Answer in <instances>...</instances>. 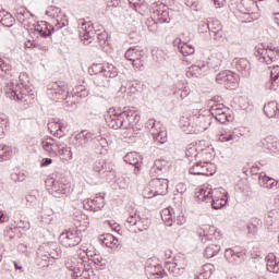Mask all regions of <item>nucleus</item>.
I'll return each mask as SVG.
<instances>
[{"label":"nucleus","mask_w":279,"mask_h":279,"mask_svg":"<svg viewBox=\"0 0 279 279\" xmlns=\"http://www.w3.org/2000/svg\"><path fill=\"white\" fill-rule=\"evenodd\" d=\"M23 77H25V74H20L21 84L14 81L7 83L5 95L9 99H13V101L24 106V108H29L36 100V92L34 86L23 82Z\"/></svg>","instance_id":"f257e3e1"},{"label":"nucleus","mask_w":279,"mask_h":279,"mask_svg":"<svg viewBox=\"0 0 279 279\" xmlns=\"http://www.w3.org/2000/svg\"><path fill=\"white\" fill-rule=\"evenodd\" d=\"M210 123H213V116H210V111L206 110L195 111L193 116L180 120L181 129L185 134L206 132L210 128Z\"/></svg>","instance_id":"f03ea898"},{"label":"nucleus","mask_w":279,"mask_h":279,"mask_svg":"<svg viewBox=\"0 0 279 279\" xmlns=\"http://www.w3.org/2000/svg\"><path fill=\"white\" fill-rule=\"evenodd\" d=\"M196 197L199 202L210 204L214 210H219L228 204V198L221 195L218 190H213L207 186L199 187L196 192Z\"/></svg>","instance_id":"7ed1b4c3"},{"label":"nucleus","mask_w":279,"mask_h":279,"mask_svg":"<svg viewBox=\"0 0 279 279\" xmlns=\"http://www.w3.org/2000/svg\"><path fill=\"white\" fill-rule=\"evenodd\" d=\"M47 95L52 101H64L65 108H75V102L71 101V96H69V85L64 82H53L47 86Z\"/></svg>","instance_id":"20e7f679"},{"label":"nucleus","mask_w":279,"mask_h":279,"mask_svg":"<svg viewBox=\"0 0 279 279\" xmlns=\"http://www.w3.org/2000/svg\"><path fill=\"white\" fill-rule=\"evenodd\" d=\"M213 154H215L213 147L208 146L206 148H198L195 144H190L185 150V157L187 160H201L205 163H210V160H213Z\"/></svg>","instance_id":"39448f33"},{"label":"nucleus","mask_w":279,"mask_h":279,"mask_svg":"<svg viewBox=\"0 0 279 279\" xmlns=\"http://www.w3.org/2000/svg\"><path fill=\"white\" fill-rule=\"evenodd\" d=\"M124 58L129 60V62H132L135 71L145 70V60H147V54H145V50L140 46L129 48L125 51Z\"/></svg>","instance_id":"423d86ee"},{"label":"nucleus","mask_w":279,"mask_h":279,"mask_svg":"<svg viewBox=\"0 0 279 279\" xmlns=\"http://www.w3.org/2000/svg\"><path fill=\"white\" fill-rule=\"evenodd\" d=\"M81 38L84 40H90V38H97L99 45H105L108 41V33L106 31L100 32L95 29V26L90 22H84L81 26Z\"/></svg>","instance_id":"0eeeda50"},{"label":"nucleus","mask_w":279,"mask_h":279,"mask_svg":"<svg viewBox=\"0 0 279 279\" xmlns=\"http://www.w3.org/2000/svg\"><path fill=\"white\" fill-rule=\"evenodd\" d=\"M146 128L149 130L155 143H159L160 145H165V143H167V129L162 123L156 122L155 119H149L146 122Z\"/></svg>","instance_id":"6e6552de"},{"label":"nucleus","mask_w":279,"mask_h":279,"mask_svg":"<svg viewBox=\"0 0 279 279\" xmlns=\"http://www.w3.org/2000/svg\"><path fill=\"white\" fill-rule=\"evenodd\" d=\"M149 219L145 217H141L138 210L131 209L129 211V216L125 220L124 226L126 228H132L133 226L138 230V232H145V230L149 229Z\"/></svg>","instance_id":"1a4fd4ad"},{"label":"nucleus","mask_w":279,"mask_h":279,"mask_svg":"<svg viewBox=\"0 0 279 279\" xmlns=\"http://www.w3.org/2000/svg\"><path fill=\"white\" fill-rule=\"evenodd\" d=\"M276 47L274 46H265V44H259L255 47V56L258 58V62L262 64H266L267 66H271L274 62H276Z\"/></svg>","instance_id":"9d476101"},{"label":"nucleus","mask_w":279,"mask_h":279,"mask_svg":"<svg viewBox=\"0 0 279 279\" xmlns=\"http://www.w3.org/2000/svg\"><path fill=\"white\" fill-rule=\"evenodd\" d=\"M59 243L63 247H75L82 243V231L77 229H69L59 235Z\"/></svg>","instance_id":"9b49d317"},{"label":"nucleus","mask_w":279,"mask_h":279,"mask_svg":"<svg viewBox=\"0 0 279 279\" xmlns=\"http://www.w3.org/2000/svg\"><path fill=\"white\" fill-rule=\"evenodd\" d=\"M190 162V168L189 172L192 175H214L215 174V165L213 163H206L204 161H201L199 159L197 160H189Z\"/></svg>","instance_id":"f8f14e48"},{"label":"nucleus","mask_w":279,"mask_h":279,"mask_svg":"<svg viewBox=\"0 0 279 279\" xmlns=\"http://www.w3.org/2000/svg\"><path fill=\"white\" fill-rule=\"evenodd\" d=\"M217 84H222L228 90H234L238 86L239 75L230 70H225L216 75Z\"/></svg>","instance_id":"ddd939ff"},{"label":"nucleus","mask_w":279,"mask_h":279,"mask_svg":"<svg viewBox=\"0 0 279 279\" xmlns=\"http://www.w3.org/2000/svg\"><path fill=\"white\" fill-rule=\"evenodd\" d=\"M165 271H169L171 276L178 277L182 276L186 269V259L182 256H175L172 262L167 260L165 263Z\"/></svg>","instance_id":"4468645a"},{"label":"nucleus","mask_w":279,"mask_h":279,"mask_svg":"<svg viewBox=\"0 0 279 279\" xmlns=\"http://www.w3.org/2000/svg\"><path fill=\"white\" fill-rule=\"evenodd\" d=\"M65 267L69 269V271H72L71 276L74 279L86 278V274H88V271L84 270V266L81 264L76 256L68 257L65 260Z\"/></svg>","instance_id":"2eb2a0df"},{"label":"nucleus","mask_w":279,"mask_h":279,"mask_svg":"<svg viewBox=\"0 0 279 279\" xmlns=\"http://www.w3.org/2000/svg\"><path fill=\"white\" fill-rule=\"evenodd\" d=\"M95 141V134L92 132L82 131L76 134L73 145L76 151H83V149H88L90 143Z\"/></svg>","instance_id":"dca6fc26"},{"label":"nucleus","mask_w":279,"mask_h":279,"mask_svg":"<svg viewBox=\"0 0 279 279\" xmlns=\"http://www.w3.org/2000/svg\"><path fill=\"white\" fill-rule=\"evenodd\" d=\"M246 254H247V251L245 248L235 246L233 248H227L225 251V258L231 265H241V263L245 260Z\"/></svg>","instance_id":"f3484780"},{"label":"nucleus","mask_w":279,"mask_h":279,"mask_svg":"<svg viewBox=\"0 0 279 279\" xmlns=\"http://www.w3.org/2000/svg\"><path fill=\"white\" fill-rule=\"evenodd\" d=\"M153 19H156L158 23H171V15L169 14V8L163 3H154L151 7Z\"/></svg>","instance_id":"a211bd4d"},{"label":"nucleus","mask_w":279,"mask_h":279,"mask_svg":"<svg viewBox=\"0 0 279 279\" xmlns=\"http://www.w3.org/2000/svg\"><path fill=\"white\" fill-rule=\"evenodd\" d=\"M140 121L141 114H138L136 111H122V130H134V126L138 125Z\"/></svg>","instance_id":"6ab92c4d"},{"label":"nucleus","mask_w":279,"mask_h":279,"mask_svg":"<svg viewBox=\"0 0 279 279\" xmlns=\"http://www.w3.org/2000/svg\"><path fill=\"white\" fill-rule=\"evenodd\" d=\"M153 195H167L169 193V180L155 178L149 182Z\"/></svg>","instance_id":"aec40b11"},{"label":"nucleus","mask_w":279,"mask_h":279,"mask_svg":"<svg viewBox=\"0 0 279 279\" xmlns=\"http://www.w3.org/2000/svg\"><path fill=\"white\" fill-rule=\"evenodd\" d=\"M105 121L108 128L111 130H120L123 129V113L117 110H109V113L106 116Z\"/></svg>","instance_id":"412c9836"},{"label":"nucleus","mask_w":279,"mask_h":279,"mask_svg":"<svg viewBox=\"0 0 279 279\" xmlns=\"http://www.w3.org/2000/svg\"><path fill=\"white\" fill-rule=\"evenodd\" d=\"M104 206H106V201L101 194H97L94 198L83 202L84 209L92 210V213H98Z\"/></svg>","instance_id":"4be33fe9"},{"label":"nucleus","mask_w":279,"mask_h":279,"mask_svg":"<svg viewBox=\"0 0 279 279\" xmlns=\"http://www.w3.org/2000/svg\"><path fill=\"white\" fill-rule=\"evenodd\" d=\"M206 29H209L211 38L216 43H223V31L219 21H213L210 24H205Z\"/></svg>","instance_id":"5701e85b"},{"label":"nucleus","mask_w":279,"mask_h":279,"mask_svg":"<svg viewBox=\"0 0 279 279\" xmlns=\"http://www.w3.org/2000/svg\"><path fill=\"white\" fill-rule=\"evenodd\" d=\"M208 73V64L201 63L197 65H192L187 69L185 75L186 77H204Z\"/></svg>","instance_id":"b1692460"},{"label":"nucleus","mask_w":279,"mask_h":279,"mask_svg":"<svg viewBox=\"0 0 279 279\" xmlns=\"http://www.w3.org/2000/svg\"><path fill=\"white\" fill-rule=\"evenodd\" d=\"M219 143H239L241 136L236 130H223L218 137Z\"/></svg>","instance_id":"393cba45"},{"label":"nucleus","mask_w":279,"mask_h":279,"mask_svg":"<svg viewBox=\"0 0 279 279\" xmlns=\"http://www.w3.org/2000/svg\"><path fill=\"white\" fill-rule=\"evenodd\" d=\"M43 149L49 154V156H58V149H60V142L48 137L41 142Z\"/></svg>","instance_id":"a878e982"},{"label":"nucleus","mask_w":279,"mask_h":279,"mask_svg":"<svg viewBox=\"0 0 279 279\" xmlns=\"http://www.w3.org/2000/svg\"><path fill=\"white\" fill-rule=\"evenodd\" d=\"M258 180H259V185L263 189H269L270 191H277V189L279 187V182L276 179L265 174V172L259 173Z\"/></svg>","instance_id":"bb28decb"},{"label":"nucleus","mask_w":279,"mask_h":279,"mask_svg":"<svg viewBox=\"0 0 279 279\" xmlns=\"http://www.w3.org/2000/svg\"><path fill=\"white\" fill-rule=\"evenodd\" d=\"M71 186L62 183L60 180H53L51 185V195L53 197H60L61 195H68Z\"/></svg>","instance_id":"cd10ccee"},{"label":"nucleus","mask_w":279,"mask_h":279,"mask_svg":"<svg viewBox=\"0 0 279 279\" xmlns=\"http://www.w3.org/2000/svg\"><path fill=\"white\" fill-rule=\"evenodd\" d=\"M124 162L135 167L134 173H135V175H138V172L141 171V155H138V153H136V151L128 153L124 156Z\"/></svg>","instance_id":"c85d7f7f"},{"label":"nucleus","mask_w":279,"mask_h":279,"mask_svg":"<svg viewBox=\"0 0 279 279\" xmlns=\"http://www.w3.org/2000/svg\"><path fill=\"white\" fill-rule=\"evenodd\" d=\"M173 46L178 48V51L182 53L184 57L193 56L195 53V47L191 44L183 43L182 39H174Z\"/></svg>","instance_id":"c756f323"},{"label":"nucleus","mask_w":279,"mask_h":279,"mask_svg":"<svg viewBox=\"0 0 279 279\" xmlns=\"http://www.w3.org/2000/svg\"><path fill=\"white\" fill-rule=\"evenodd\" d=\"M145 272L146 275L149 276V278L154 279H160L167 276V272L165 271V268H162L161 265H148L145 267Z\"/></svg>","instance_id":"7c9ffc66"},{"label":"nucleus","mask_w":279,"mask_h":279,"mask_svg":"<svg viewBox=\"0 0 279 279\" xmlns=\"http://www.w3.org/2000/svg\"><path fill=\"white\" fill-rule=\"evenodd\" d=\"M213 243L208 244L205 248L204 256L205 258H215L219 252H221V244L219 240L211 241Z\"/></svg>","instance_id":"2f4dec72"},{"label":"nucleus","mask_w":279,"mask_h":279,"mask_svg":"<svg viewBox=\"0 0 279 279\" xmlns=\"http://www.w3.org/2000/svg\"><path fill=\"white\" fill-rule=\"evenodd\" d=\"M99 242L106 247H109L110 250H114V247H118L119 245V239L110 233H105L100 235Z\"/></svg>","instance_id":"473e14b6"},{"label":"nucleus","mask_w":279,"mask_h":279,"mask_svg":"<svg viewBox=\"0 0 279 279\" xmlns=\"http://www.w3.org/2000/svg\"><path fill=\"white\" fill-rule=\"evenodd\" d=\"M266 263L267 271L270 274H279V260L274 253H269L266 256Z\"/></svg>","instance_id":"72a5a7b5"},{"label":"nucleus","mask_w":279,"mask_h":279,"mask_svg":"<svg viewBox=\"0 0 279 279\" xmlns=\"http://www.w3.org/2000/svg\"><path fill=\"white\" fill-rule=\"evenodd\" d=\"M167 169H169V162L167 160L156 159L154 166L150 168V175H160Z\"/></svg>","instance_id":"f704fd0d"},{"label":"nucleus","mask_w":279,"mask_h":279,"mask_svg":"<svg viewBox=\"0 0 279 279\" xmlns=\"http://www.w3.org/2000/svg\"><path fill=\"white\" fill-rule=\"evenodd\" d=\"M129 5L130 8L135 10V12H138V14H142V16L145 15V13L149 8L147 5V2H145V0H129Z\"/></svg>","instance_id":"c9c22d12"},{"label":"nucleus","mask_w":279,"mask_h":279,"mask_svg":"<svg viewBox=\"0 0 279 279\" xmlns=\"http://www.w3.org/2000/svg\"><path fill=\"white\" fill-rule=\"evenodd\" d=\"M234 66H235L236 71H239V73H242L243 75L250 74L251 65H250V61H247V59H245V58L235 59Z\"/></svg>","instance_id":"e433bc0d"},{"label":"nucleus","mask_w":279,"mask_h":279,"mask_svg":"<svg viewBox=\"0 0 279 279\" xmlns=\"http://www.w3.org/2000/svg\"><path fill=\"white\" fill-rule=\"evenodd\" d=\"M262 143L269 151H279V141L277 137L269 135Z\"/></svg>","instance_id":"4c0bfd02"},{"label":"nucleus","mask_w":279,"mask_h":279,"mask_svg":"<svg viewBox=\"0 0 279 279\" xmlns=\"http://www.w3.org/2000/svg\"><path fill=\"white\" fill-rule=\"evenodd\" d=\"M51 31H53V26H51L47 22H41L40 24H37L35 26V32H37V34H40L43 38H49V36H51Z\"/></svg>","instance_id":"58836bf2"},{"label":"nucleus","mask_w":279,"mask_h":279,"mask_svg":"<svg viewBox=\"0 0 279 279\" xmlns=\"http://www.w3.org/2000/svg\"><path fill=\"white\" fill-rule=\"evenodd\" d=\"M278 110V102L276 101H270L264 106V114H266L268 119H274V117H277Z\"/></svg>","instance_id":"ea45409f"},{"label":"nucleus","mask_w":279,"mask_h":279,"mask_svg":"<svg viewBox=\"0 0 279 279\" xmlns=\"http://www.w3.org/2000/svg\"><path fill=\"white\" fill-rule=\"evenodd\" d=\"M215 274V265L205 264L203 265L201 272L196 276L195 279H210V276Z\"/></svg>","instance_id":"a19ab883"},{"label":"nucleus","mask_w":279,"mask_h":279,"mask_svg":"<svg viewBox=\"0 0 279 279\" xmlns=\"http://www.w3.org/2000/svg\"><path fill=\"white\" fill-rule=\"evenodd\" d=\"M62 160H71L73 158V153L71 147H68L66 144L60 143V147L57 150Z\"/></svg>","instance_id":"79ce46f5"},{"label":"nucleus","mask_w":279,"mask_h":279,"mask_svg":"<svg viewBox=\"0 0 279 279\" xmlns=\"http://www.w3.org/2000/svg\"><path fill=\"white\" fill-rule=\"evenodd\" d=\"M14 16L8 11L0 12V23L4 25V27H12L14 25Z\"/></svg>","instance_id":"37998d69"},{"label":"nucleus","mask_w":279,"mask_h":279,"mask_svg":"<svg viewBox=\"0 0 279 279\" xmlns=\"http://www.w3.org/2000/svg\"><path fill=\"white\" fill-rule=\"evenodd\" d=\"M173 95L177 96L179 99H186L187 95H191V88L186 85H177L173 90Z\"/></svg>","instance_id":"c03bdc74"},{"label":"nucleus","mask_w":279,"mask_h":279,"mask_svg":"<svg viewBox=\"0 0 279 279\" xmlns=\"http://www.w3.org/2000/svg\"><path fill=\"white\" fill-rule=\"evenodd\" d=\"M100 178L101 180H106V182H112V180L117 178V171H114L110 165H107L105 170L101 172Z\"/></svg>","instance_id":"a18cd8bd"},{"label":"nucleus","mask_w":279,"mask_h":279,"mask_svg":"<svg viewBox=\"0 0 279 279\" xmlns=\"http://www.w3.org/2000/svg\"><path fill=\"white\" fill-rule=\"evenodd\" d=\"M225 112H230V109H228L222 104L214 105L209 110L210 117H214L215 119H217L218 117H220V114H223Z\"/></svg>","instance_id":"49530a36"},{"label":"nucleus","mask_w":279,"mask_h":279,"mask_svg":"<svg viewBox=\"0 0 279 279\" xmlns=\"http://www.w3.org/2000/svg\"><path fill=\"white\" fill-rule=\"evenodd\" d=\"M0 75L1 77H12V65L0 58Z\"/></svg>","instance_id":"de8ad7c7"},{"label":"nucleus","mask_w":279,"mask_h":279,"mask_svg":"<svg viewBox=\"0 0 279 279\" xmlns=\"http://www.w3.org/2000/svg\"><path fill=\"white\" fill-rule=\"evenodd\" d=\"M12 158V147L5 144H0V162Z\"/></svg>","instance_id":"09e8293b"},{"label":"nucleus","mask_w":279,"mask_h":279,"mask_svg":"<svg viewBox=\"0 0 279 279\" xmlns=\"http://www.w3.org/2000/svg\"><path fill=\"white\" fill-rule=\"evenodd\" d=\"M29 16H32V19H34V14L32 12H29L27 9H20L17 10V15L16 19L20 23H22V25H27V19H29Z\"/></svg>","instance_id":"8fccbe9b"},{"label":"nucleus","mask_w":279,"mask_h":279,"mask_svg":"<svg viewBox=\"0 0 279 279\" xmlns=\"http://www.w3.org/2000/svg\"><path fill=\"white\" fill-rule=\"evenodd\" d=\"M208 232H215V227L210 225H203L198 230L197 234L201 236L202 243H206V236H208Z\"/></svg>","instance_id":"3c124183"},{"label":"nucleus","mask_w":279,"mask_h":279,"mask_svg":"<svg viewBox=\"0 0 279 279\" xmlns=\"http://www.w3.org/2000/svg\"><path fill=\"white\" fill-rule=\"evenodd\" d=\"M102 75H106L108 80L112 77H117L119 75V71L117 66L110 63H105Z\"/></svg>","instance_id":"603ef678"},{"label":"nucleus","mask_w":279,"mask_h":279,"mask_svg":"<svg viewBox=\"0 0 279 279\" xmlns=\"http://www.w3.org/2000/svg\"><path fill=\"white\" fill-rule=\"evenodd\" d=\"M94 84H96L99 88H108L110 86V78L104 74H99L95 76Z\"/></svg>","instance_id":"864d4df0"},{"label":"nucleus","mask_w":279,"mask_h":279,"mask_svg":"<svg viewBox=\"0 0 279 279\" xmlns=\"http://www.w3.org/2000/svg\"><path fill=\"white\" fill-rule=\"evenodd\" d=\"M75 257L84 266V269H86V263H88V253L86 250L78 248Z\"/></svg>","instance_id":"5fc2aeb1"},{"label":"nucleus","mask_w":279,"mask_h":279,"mask_svg":"<svg viewBox=\"0 0 279 279\" xmlns=\"http://www.w3.org/2000/svg\"><path fill=\"white\" fill-rule=\"evenodd\" d=\"M106 167H108V163H106V161L97 160L93 163V171L98 173V175L100 177L101 173H104V171L106 170Z\"/></svg>","instance_id":"6e6d98bb"},{"label":"nucleus","mask_w":279,"mask_h":279,"mask_svg":"<svg viewBox=\"0 0 279 279\" xmlns=\"http://www.w3.org/2000/svg\"><path fill=\"white\" fill-rule=\"evenodd\" d=\"M92 143H95L97 149L101 147L105 151L108 150V141L102 136H95V140Z\"/></svg>","instance_id":"4d7b16f0"},{"label":"nucleus","mask_w":279,"mask_h":279,"mask_svg":"<svg viewBox=\"0 0 279 279\" xmlns=\"http://www.w3.org/2000/svg\"><path fill=\"white\" fill-rule=\"evenodd\" d=\"M60 128V122H51L48 124V130H50L51 134L57 136V138H62V133H59Z\"/></svg>","instance_id":"13d9d810"},{"label":"nucleus","mask_w":279,"mask_h":279,"mask_svg":"<svg viewBox=\"0 0 279 279\" xmlns=\"http://www.w3.org/2000/svg\"><path fill=\"white\" fill-rule=\"evenodd\" d=\"M221 239V232L217 231V228L214 227V231H208L206 235V243L208 241H219Z\"/></svg>","instance_id":"bf43d9fd"},{"label":"nucleus","mask_w":279,"mask_h":279,"mask_svg":"<svg viewBox=\"0 0 279 279\" xmlns=\"http://www.w3.org/2000/svg\"><path fill=\"white\" fill-rule=\"evenodd\" d=\"M104 69H105V64L101 63H94L90 69H89V73H94V75H104Z\"/></svg>","instance_id":"052dcab7"},{"label":"nucleus","mask_w":279,"mask_h":279,"mask_svg":"<svg viewBox=\"0 0 279 279\" xmlns=\"http://www.w3.org/2000/svg\"><path fill=\"white\" fill-rule=\"evenodd\" d=\"M215 119L218 121V123H228L229 121H232L233 118L232 114H230V111H225Z\"/></svg>","instance_id":"680f3d73"},{"label":"nucleus","mask_w":279,"mask_h":279,"mask_svg":"<svg viewBox=\"0 0 279 279\" xmlns=\"http://www.w3.org/2000/svg\"><path fill=\"white\" fill-rule=\"evenodd\" d=\"M73 96L75 97H88V90L84 86L80 85L73 89Z\"/></svg>","instance_id":"e2e57ef3"},{"label":"nucleus","mask_w":279,"mask_h":279,"mask_svg":"<svg viewBox=\"0 0 279 279\" xmlns=\"http://www.w3.org/2000/svg\"><path fill=\"white\" fill-rule=\"evenodd\" d=\"M266 90H277L278 89V80L270 77L265 84Z\"/></svg>","instance_id":"0e129e2a"},{"label":"nucleus","mask_w":279,"mask_h":279,"mask_svg":"<svg viewBox=\"0 0 279 279\" xmlns=\"http://www.w3.org/2000/svg\"><path fill=\"white\" fill-rule=\"evenodd\" d=\"M169 211L167 210H162V214H161V219L163 221V223L168 227H171L173 226V220L174 218H172L171 216L168 215Z\"/></svg>","instance_id":"69168bd1"},{"label":"nucleus","mask_w":279,"mask_h":279,"mask_svg":"<svg viewBox=\"0 0 279 279\" xmlns=\"http://www.w3.org/2000/svg\"><path fill=\"white\" fill-rule=\"evenodd\" d=\"M116 182H117L119 189H128L130 186V179H128L125 177L118 178Z\"/></svg>","instance_id":"338daca9"},{"label":"nucleus","mask_w":279,"mask_h":279,"mask_svg":"<svg viewBox=\"0 0 279 279\" xmlns=\"http://www.w3.org/2000/svg\"><path fill=\"white\" fill-rule=\"evenodd\" d=\"M268 69H271L270 70V77L272 80H278V77H279V65H274L272 68L268 66Z\"/></svg>","instance_id":"774afa93"}]
</instances>
